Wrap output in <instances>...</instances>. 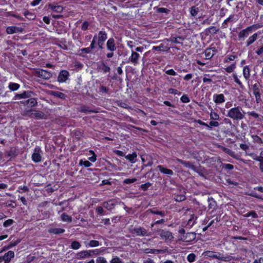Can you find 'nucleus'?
I'll return each instance as SVG.
<instances>
[{"label": "nucleus", "instance_id": "1", "mask_svg": "<svg viewBox=\"0 0 263 263\" xmlns=\"http://www.w3.org/2000/svg\"><path fill=\"white\" fill-rule=\"evenodd\" d=\"M204 257L215 258L219 260L229 262L232 260H234V257L229 255H223L219 252H215L212 251H206L202 253Z\"/></svg>", "mask_w": 263, "mask_h": 263}, {"label": "nucleus", "instance_id": "2", "mask_svg": "<svg viewBox=\"0 0 263 263\" xmlns=\"http://www.w3.org/2000/svg\"><path fill=\"white\" fill-rule=\"evenodd\" d=\"M245 114L241 107L237 106L231 108L228 112L227 116L233 120H240L243 119Z\"/></svg>", "mask_w": 263, "mask_h": 263}, {"label": "nucleus", "instance_id": "3", "mask_svg": "<svg viewBox=\"0 0 263 263\" xmlns=\"http://www.w3.org/2000/svg\"><path fill=\"white\" fill-rule=\"evenodd\" d=\"M144 48L142 46L137 47L135 48V50H131V55L128 58V62H131L133 65H136L138 64V61L140 58V55L138 53L142 52Z\"/></svg>", "mask_w": 263, "mask_h": 263}, {"label": "nucleus", "instance_id": "4", "mask_svg": "<svg viewBox=\"0 0 263 263\" xmlns=\"http://www.w3.org/2000/svg\"><path fill=\"white\" fill-rule=\"evenodd\" d=\"M107 38V33L104 31H99L98 34H95L93 36V39L97 41V44L100 49L103 48V46Z\"/></svg>", "mask_w": 263, "mask_h": 263}, {"label": "nucleus", "instance_id": "5", "mask_svg": "<svg viewBox=\"0 0 263 263\" xmlns=\"http://www.w3.org/2000/svg\"><path fill=\"white\" fill-rule=\"evenodd\" d=\"M130 232L136 236H149L152 233L148 232L144 228L141 227H135L130 229Z\"/></svg>", "mask_w": 263, "mask_h": 263}, {"label": "nucleus", "instance_id": "6", "mask_svg": "<svg viewBox=\"0 0 263 263\" xmlns=\"http://www.w3.org/2000/svg\"><path fill=\"white\" fill-rule=\"evenodd\" d=\"M26 114L29 115L30 118H34L37 120L39 119H47V115L43 112L41 111H35L30 110L27 111Z\"/></svg>", "mask_w": 263, "mask_h": 263}, {"label": "nucleus", "instance_id": "7", "mask_svg": "<svg viewBox=\"0 0 263 263\" xmlns=\"http://www.w3.org/2000/svg\"><path fill=\"white\" fill-rule=\"evenodd\" d=\"M253 93L255 96L256 102L258 103L261 101L260 94V86L255 83L252 86Z\"/></svg>", "mask_w": 263, "mask_h": 263}, {"label": "nucleus", "instance_id": "8", "mask_svg": "<svg viewBox=\"0 0 263 263\" xmlns=\"http://www.w3.org/2000/svg\"><path fill=\"white\" fill-rule=\"evenodd\" d=\"M42 150L40 147H36L34 150V152L32 155V159L34 162H39L42 159Z\"/></svg>", "mask_w": 263, "mask_h": 263}, {"label": "nucleus", "instance_id": "9", "mask_svg": "<svg viewBox=\"0 0 263 263\" xmlns=\"http://www.w3.org/2000/svg\"><path fill=\"white\" fill-rule=\"evenodd\" d=\"M158 234L162 239L165 240H172L174 238L172 233L168 231L160 230Z\"/></svg>", "mask_w": 263, "mask_h": 263}, {"label": "nucleus", "instance_id": "10", "mask_svg": "<svg viewBox=\"0 0 263 263\" xmlns=\"http://www.w3.org/2000/svg\"><path fill=\"white\" fill-rule=\"evenodd\" d=\"M36 74L44 80H49L52 77L51 72L43 69H39L36 71Z\"/></svg>", "mask_w": 263, "mask_h": 263}, {"label": "nucleus", "instance_id": "11", "mask_svg": "<svg viewBox=\"0 0 263 263\" xmlns=\"http://www.w3.org/2000/svg\"><path fill=\"white\" fill-rule=\"evenodd\" d=\"M196 237V234L195 232H189L183 235L180 239L185 242H191L194 240Z\"/></svg>", "mask_w": 263, "mask_h": 263}, {"label": "nucleus", "instance_id": "12", "mask_svg": "<svg viewBox=\"0 0 263 263\" xmlns=\"http://www.w3.org/2000/svg\"><path fill=\"white\" fill-rule=\"evenodd\" d=\"M69 76V72L66 70H62L58 77V81L60 83L65 82Z\"/></svg>", "mask_w": 263, "mask_h": 263}, {"label": "nucleus", "instance_id": "13", "mask_svg": "<svg viewBox=\"0 0 263 263\" xmlns=\"http://www.w3.org/2000/svg\"><path fill=\"white\" fill-rule=\"evenodd\" d=\"M24 29L21 27L16 26H9L6 28V32L7 34H10L17 32H22Z\"/></svg>", "mask_w": 263, "mask_h": 263}, {"label": "nucleus", "instance_id": "14", "mask_svg": "<svg viewBox=\"0 0 263 263\" xmlns=\"http://www.w3.org/2000/svg\"><path fill=\"white\" fill-rule=\"evenodd\" d=\"M91 256V251H82L77 254L76 258L78 259H81Z\"/></svg>", "mask_w": 263, "mask_h": 263}, {"label": "nucleus", "instance_id": "15", "mask_svg": "<svg viewBox=\"0 0 263 263\" xmlns=\"http://www.w3.org/2000/svg\"><path fill=\"white\" fill-rule=\"evenodd\" d=\"M107 48L110 51H114L116 50V46L115 43V40L113 38H110L106 43Z\"/></svg>", "mask_w": 263, "mask_h": 263}, {"label": "nucleus", "instance_id": "16", "mask_svg": "<svg viewBox=\"0 0 263 263\" xmlns=\"http://www.w3.org/2000/svg\"><path fill=\"white\" fill-rule=\"evenodd\" d=\"M48 8L57 13L62 12L64 9V8L61 5H54L52 4L48 5Z\"/></svg>", "mask_w": 263, "mask_h": 263}, {"label": "nucleus", "instance_id": "17", "mask_svg": "<svg viewBox=\"0 0 263 263\" xmlns=\"http://www.w3.org/2000/svg\"><path fill=\"white\" fill-rule=\"evenodd\" d=\"M258 38V34L257 33H254L251 36H249L248 40L246 42V45L247 47L250 46L255 41L257 40Z\"/></svg>", "mask_w": 263, "mask_h": 263}, {"label": "nucleus", "instance_id": "18", "mask_svg": "<svg viewBox=\"0 0 263 263\" xmlns=\"http://www.w3.org/2000/svg\"><path fill=\"white\" fill-rule=\"evenodd\" d=\"M250 31H251L250 30V29H248V27H247L246 29L241 30L238 34L239 39H244L245 38L248 37V35H249V33Z\"/></svg>", "mask_w": 263, "mask_h": 263}, {"label": "nucleus", "instance_id": "19", "mask_svg": "<svg viewBox=\"0 0 263 263\" xmlns=\"http://www.w3.org/2000/svg\"><path fill=\"white\" fill-rule=\"evenodd\" d=\"M25 105H27L29 107H32L37 104V101L35 98H30L24 102Z\"/></svg>", "mask_w": 263, "mask_h": 263}, {"label": "nucleus", "instance_id": "20", "mask_svg": "<svg viewBox=\"0 0 263 263\" xmlns=\"http://www.w3.org/2000/svg\"><path fill=\"white\" fill-rule=\"evenodd\" d=\"M214 100L216 103H222L225 101L224 96L223 94L214 95Z\"/></svg>", "mask_w": 263, "mask_h": 263}, {"label": "nucleus", "instance_id": "21", "mask_svg": "<svg viewBox=\"0 0 263 263\" xmlns=\"http://www.w3.org/2000/svg\"><path fill=\"white\" fill-rule=\"evenodd\" d=\"M31 93V92L29 91H24L22 93L16 94L14 97V99L15 100H17L23 98H29L30 97Z\"/></svg>", "mask_w": 263, "mask_h": 263}, {"label": "nucleus", "instance_id": "22", "mask_svg": "<svg viewBox=\"0 0 263 263\" xmlns=\"http://www.w3.org/2000/svg\"><path fill=\"white\" fill-rule=\"evenodd\" d=\"M157 168L160 171V172L162 173L168 175H172L173 174V172L170 169L166 168L163 167L162 165H158Z\"/></svg>", "mask_w": 263, "mask_h": 263}, {"label": "nucleus", "instance_id": "23", "mask_svg": "<svg viewBox=\"0 0 263 263\" xmlns=\"http://www.w3.org/2000/svg\"><path fill=\"white\" fill-rule=\"evenodd\" d=\"M5 259V263H9L12 258L14 256V253L13 251H9L5 253L4 255Z\"/></svg>", "mask_w": 263, "mask_h": 263}, {"label": "nucleus", "instance_id": "24", "mask_svg": "<svg viewBox=\"0 0 263 263\" xmlns=\"http://www.w3.org/2000/svg\"><path fill=\"white\" fill-rule=\"evenodd\" d=\"M125 158L129 160L132 163H134L136 162V158L137 157V155L136 153L134 152L132 154H128L127 156H125Z\"/></svg>", "mask_w": 263, "mask_h": 263}, {"label": "nucleus", "instance_id": "25", "mask_svg": "<svg viewBox=\"0 0 263 263\" xmlns=\"http://www.w3.org/2000/svg\"><path fill=\"white\" fill-rule=\"evenodd\" d=\"M114 205L115 202L112 200H110L107 202H104L103 204V207L109 210H111L114 208Z\"/></svg>", "mask_w": 263, "mask_h": 263}, {"label": "nucleus", "instance_id": "26", "mask_svg": "<svg viewBox=\"0 0 263 263\" xmlns=\"http://www.w3.org/2000/svg\"><path fill=\"white\" fill-rule=\"evenodd\" d=\"M205 56L206 59H210L215 54V50L212 48H208L205 51Z\"/></svg>", "mask_w": 263, "mask_h": 263}, {"label": "nucleus", "instance_id": "27", "mask_svg": "<svg viewBox=\"0 0 263 263\" xmlns=\"http://www.w3.org/2000/svg\"><path fill=\"white\" fill-rule=\"evenodd\" d=\"M243 76L246 80H249L250 77V69L248 66H246L243 67Z\"/></svg>", "mask_w": 263, "mask_h": 263}, {"label": "nucleus", "instance_id": "28", "mask_svg": "<svg viewBox=\"0 0 263 263\" xmlns=\"http://www.w3.org/2000/svg\"><path fill=\"white\" fill-rule=\"evenodd\" d=\"M50 95L63 100L65 99L66 98V96L64 93L60 91H52L50 92Z\"/></svg>", "mask_w": 263, "mask_h": 263}, {"label": "nucleus", "instance_id": "29", "mask_svg": "<svg viewBox=\"0 0 263 263\" xmlns=\"http://www.w3.org/2000/svg\"><path fill=\"white\" fill-rule=\"evenodd\" d=\"M48 231L50 233L60 234L63 233L65 232V230L62 228H51Z\"/></svg>", "mask_w": 263, "mask_h": 263}, {"label": "nucleus", "instance_id": "30", "mask_svg": "<svg viewBox=\"0 0 263 263\" xmlns=\"http://www.w3.org/2000/svg\"><path fill=\"white\" fill-rule=\"evenodd\" d=\"M61 219L64 222H67L70 223L72 221V217L68 215L65 213H63L61 215Z\"/></svg>", "mask_w": 263, "mask_h": 263}, {"label": "nucleus", "instance_id": "31", "mask_svg": "<svg viewBox=\"0 0 263 263\" xmlns=\"http://www.w3.org/2000/svg\"><path fill=\"white\" fill-rule=\"evenodd\" d=\"M166 79L167 80L168 82H170L174 86H177L180 84V81L176 79L171 77H167Z\"/></svg>", "mask_w": 263, "mask_h": 263}, {"label": "nucleus", "instance_id": "32", "mask_svg": "<svg viewBox=\"0 0 263 263\" xmlns=\"http://www.w3.org/2000/svg\"><path fill=\"white\" fill-rule=\"evenodd\" d=\"M148 211L153 214L158 215L161 217H163L165 215V212L164 211H158L155 209L148 210Z\"/></svg>", "mask_w": 263, "mask_h": 263}, {"label": "nucleus", "instance_id": "33", "mask_svg": "<svg viewBox=\"0 0 263 263\" xmlns=\"http://www.w3.org/2000/svg\"><path fill=\"white\" fill-rule=\"evenodd\" d=\"M80 110L81 112H85L86 114L91 113V112H92V113H97V112H98V110L90 109L89 108V107H86V106H83V107H82Z\"/></svg>", "mask_w": 263, "mask_h": 263}, {"label": "nucleus", "instance_id": "34", "mask_svg": "<svg viewBox=\"0 0 263 263\" xmlns=\"http://www.w3.org/2000/svg\"><path fill=\"white\" fill-rule=\"evenodd\" d=\"M24 15L26 18L29 20H34L35 17V15L34 13L30 12L28 10L24 12Z\"/></svg>", "mask_w": 263, "mask_h": 263}, {"label": "nucleus", "instance_id": "35", "mask_svg": "<svg viewBox=\"0 0 263 263\" xmlns=\"http://www.w3.org/2000/svg\"><path fill=\"white\" fill-rule=\"evenodd\" d=\"M252 138L253 139V141L254 143H257V144H263V141L261 139L260 137H259L257 135H252Z\"/></svg>", "mask_w": 263, "mask_h": 263}, {"label": "nucleus", "instance_id": "36", "mask_svg": "<svg viewBox=\"0 0 263 263\" xmlns=\"http://www.w3.org/2000/svg\"><path fill=\"white\" fill-rule=\"evenodd\" d=\"M20 87V85L17 83H10L9 84V88L12 91L16 90Z\"/></svg>", "mask_w": 263, "mask_h": 263}, {"label": "nucleus", "instance_id": "37", "mask_svg": "<svg viewBox=\"0 0 263 263\" xmlns=\"http://www.w3.org/2000/svg\"><path fill=\"white\" fill-rule=\"evenodd\" d=\"M80 243L77 241H73L71 243V248L74 250H78L81 247Z\"/></svg>", "mask_w": 263, "mask_h": 263}, {"label": "nucleus", "instance_id": "38", "mask_svg": "<svg viewBox=\"0 0 263 263\" xmlns=\"http://www.w3.org/2000/svg\"><path fill=\"white\" fill-rule=\"evenodd\" d=\"M199 12V9L195 6L192 7L190 10V13L192 16H195L197 15Z\"/></svg>", "mask_w": 263, "mask_h": 263}, {"label": "nucleus", "instance_id": "39", "mask_svg": "<svg viewBox=\"0 0 263 263\" xmlns=\"http://www.w3.org/2000/svg\"><path fill=\"white\" fill-rule=\"evenodd\" d=\"M234 14L230 15L229 16V17L228 18H227V19H226L224 21V22H223L222 25V27H224V28H226L227 27V23L229 21H232L234 20Z\"/></svg>", "mask_w": 263, "mask_h": 263}, {"label": "nucleus", "instance_id": "40", "mask_svg": "<svg viewBox=\"0 0 263 263\" xmlns=\"http://www.w3.org/2000/svg\"><path fill=\"white\" fill-rule=\"evenodd\" d=\"M208 201L209 203L208 208L209 209H213L215 206L216 203L213 199L209 198Z\"/></svg>", "mask_w": 263, "mask_h": 263}, {"label": "nucleus", "instance_id": "41", "mask_svg": "<svg viewBox=\"0 0 263 263\" xmlns=\"http://www.w3.org/2000/svg\"><path fill=\"white\" fill-rule=\"evenodd\" d=\"M163 251L162 250L159 249H147L146 250V253H163Z\"/></svg>", "mask_w": 263, "mask_h": 263}, {"label": "nucleus", "instance_id": "42", "mask_svg": "<svg viewBox=\"0 0 263 263\" xmlns=\"http://www.w3.org/2000/svg\"><path fill=\"white\" fill-rule=\"evenodd\" d=\"M211 119L218 120L219 119V115L216 112L212 111L210 113Z\"/></svg>", "mask_w": 263, "mask_h": 263}, {"label": "nucleus", "instance_id": "43", "mask_svg": "<svg viewBox=\"0 0 263 263\" xmlns=\"http://www.w3.org/2000/svg\"><path fill=\"white\" fill-rule=\"evenodd\" d=\"M196 255L194 253H191L187 256V260L190 262H193L195 260Z\"/></svg>", "mask_w": 263, "mask_h": 263}, {"label": "nucleus", "instance_id": "44", "mask_svg": "<svg viewBox=\"0 0 263 263\" xmlns=\"http://www.w3.org/2000/svg\"><path fill=\"white\" fill-rule=\"evenodd\" d=\"M100 245V243L97 240H92L88 243V246L90 247H97Z\"/></svg>", "mask_w": 263, "mask_h": 263}, {"label": "nucleus", "instance_id": "45", "mask_svg": "<svg viewBox=\"0 0 263 263\" xmlns=\"http://www.w3.org/2000/svg\"><path fill=\"white\" fill-rule=\"evenodd\" d=\"M233 77L235 81V82L241 87H243V85L242 84V83L240 82V81L239 80L237 74L236 73L233 74Z\"/></svg>", "mask_w": 263, "mask_h": 263}, {"label": "nucleus", "instance_id": "46", "mask_svg": "<svg viewBox=\"0 0 263 263\" xmlns=\"http://www.w3.org/2000/svg\"><path fill=\"white\" fill-rule=\"evenodd\" d=\"M185 199V196L183 195H177L175 197V200L177 201L180 202Z\"/></svg>", "mask_w": 263, "mask_h": 263}, {"label": "nucleus", "instance_id": "47", "mask_svg": "<svg viewBox=\"0 0 263 263\" xmlns=\"http://www.w3.org/2000/svg\"><path fill=\"white\" fill-rule=\"evenodd\" d=\"M14 223V220L11 219H8L6 220L4 223L3 226L5 228H7L10 226H11Z\"/></svg>", "mask_w": 263, "mask_h": 263}, {"label": "nucleus", "instance_id": "48", "mask_svg": "<svg viewBox=\"0 0 263 263\" xmlns=\"http://www.w3.org/2000/svg\"><path fill=\"white\" fill-rule=\"evenodd\" d=\"M243 216L245 217H249L250 216H251L253 218H257V215L255 212L251 211V212L246 214L245 215H244Z\"/></svg>", "mask_w": 263, "mask_h": 263}, {"label": "nucleus", "instance_id": "49", "mask_svg": "<svg viewBox=\"0 0 263 263\" xmlns=\"http://www.w3.org/2000/svg\"><path fill=\"white\" fill-rule=\"evenodd\" d=\"M101 69L103 71L104 73L109 72L110 69L109 67L103 63L100 67Z\"/></svg>", "mask_w": 263, "mask_h": 263}, {"label": "nucleus", "instance_id": "50", "mask_svg": "<svg viewBox=\"0 0 263 263\" xmlns=\"http://www.w3.org/2000/svg\"><path fill=\"white\" fill-rule=\"evenodd\" d=\"M250 156H252V158L257 161L261 162L262 161V158L260 157V154H259V156H257L256 155H254L253 153H251L249 154Z\"/></svg>", "mask_w": 263, "mask_h": 263}, {"label": "nucleus", "instance_id": "51", "mask_svg": "<svg viewBox=\"0 0 263 263\" xmlns=\"http://www.w3.org/2000/svg\"><path fill=\"white\" fill-rule=\"evenodd\" d=\"M235 67H236L235 65L234 64H232L230 66H229V67H227L226 68H225V70L229 73H231L234 71Z\"/></svg>", "mask_w": 263, "mask_h": 263}, {"label": "nucleus", "instance_id": "52", "mask_svg": "<svg viewBox=\"0 0 263 263\" xmlns=\"http://www.w3.org/2000/svg\"><path fill=\"white\" fill-rule=\"evenodd\" d=\"M20 240H17L14 242H11L7 247H6V249H8L11 248L13 247L16 246L18 243H20Z\"/></svg>", "mask_w": 263, "mask_h": 263}, {"label": "nucleus", "instance_id": "53", "mask_svg": "<svg viewBox=\"0 0 263 263\" xmlns=\"http://www.w3.org/2000/svg\"><path fill=\"white\" fill-rule=\"evenodd\" d=\"M164 70L165 73H166L168 75L173 76L177 75V73L173 69H168V70L165 69Z\"/></svg>", "mask_w": 263, "mask_h": 263}, {"label": "nucleus", "instance_id": "54", "mask_svg": "<svg viewBox=\"0 0 263 263\" xmlns=\"http://www.w3.org/2000/svg\"><path fill=\"white\" fill-rule=\"evenodd\" d=\"M137 180V179L135 178H127L125 179L123 181V183L125 184H129L135 182Z\"/></svg>", "mask_w": 263, "mask_h": 263}, {"label": "nucleus", "instance_id": "55", "mask_svg": "<svg viewBox=\"0 0 263 263\" xmlns=\"http://www.w3.org/2000/svg\"><path fill=\"white\" fill-rule=\"evenodd\" d=\"M183 165L185 167L191 168L192 170H194L195 168V166L192 163L189 161H185V163H183Z\"/></svg>", "mask_w": 263, "mask_h": 263}, {"label": "nucleus", "instance_id": "56", "mask_svg": "<svg viewBox=\"0 0 263 263\" xmlns=\"http://www.w3.org/2000/svg\"><path fill=\"white\" fill-rule=\"evenodd\" d=\"M96 263H107V262L104 257L100 256L96 259Z\"/></svg>", "mask_w": 263, "mask_h": 263}, {"label": "nucleus", "instance_id": "57", "mask_svg": "<svg viewBox=\"0 0 263 263\" xmlns=\"http://www.w3.org/2000/svg\"><path fill=\"white\" fill-rule=\"evenodd\" d=\"M261 27V25L259 24H254L252 26L248 27V29H250V30L251 31L253 30H256Z\"/></svg>", "mask_w": 263, "mask_h": 263}, {"label": "nucleus", "instance_id": "58", "mask_svg": "<svg viewBox=\"0 0 263 263\" xmlns=\"http://www.w3.org/2000/svg\"><path fill=\"white\" fill-rule=\"evenodd\" d=\"M151 183L149 182H147L145 184H142L141 185V189L143 191H146L148 189V188L151 186Z\"/></svg>", "mask_w": 263, "mask_h": 263}, {"label": "nucleus", "instance_id": "59", "mask_svg": "<svg viewBox=\"0 0 263 263\" xmlns=\"http://www.w3.org/2000/svg\"><path fill=\"white\" fill-rule=\"evenodd\" d=\"M180 100L183 103H189L190 101L189 97L185 95H183L181 97Z\"/></svg>", "mask_w": 263, "mask_h": 263}, {"label": "nucleus", "instance_id": "60", "mask_svg": "<svg viewBox=\"0 0 263 263\" xmlns=\"http://www.w3.org/2000/svg\"><path fill=\"white\" fill-rule=\"evenodd\" d=\"M219 124L217 121H211L209 123V124H208V127H218L219 126Z\"/></svg>", "mask_w": 263, "mask_h": 263}, {"label": "nucleus", "instance_id": "61", "mask_svg": "<svg viewBox=\"0 0 263 263\" xmlns=\"http://www.w3.org/2000/svg\"><path fill=\"white\" fill-rule=\"evenodd\" d=\"M110 263H122V260L118 257L112 258L110 261Z\"/></svg>", "mask_w": 263, "mask_h": 263}, {"label": "nucleus", "instance_id": "62", "mask_svg": "<svg viewBox=\"0 0 263 263\" xmlns=\"http://www.w3.org/2000/svg\"><path fill=\"white\" fill-rule=\"evenodd\" d=\"M80 164H83V165H84L85 167H89L92 165V164L89 161H87V160H85L83 162H82V161L81 160Z\"/></svg>", "mask_w": 263, "mask_h": 263}, {"label": "nucleus", "instance_id": "63", "mask_svg": "<svg viewBox=\"0 0 263 263\" xmlns=\"http://www.w3.org/2000/svg\"><path fill=\"white\" fill-rule=\"evenodd\" d=\"M168 91L171 94H174V95L178 94V95H180L181 93L180 92H178L176 89H173V88H170L168 90Z\"/></svg>", "mask_w": 263, "mask_h": 263}, {"label": "nucleus", "instance_id": "64", "mask_svg": "<svg viewBox=\"0 0 263 263\" xmlns=\"http://www.w3.org/2000/svg\"><path fill=\"white\" fill-rule=\"evenodd\" d=\"M194 218V216L193 215H191L190 218L188 220L187 224L190 226H193L194 223V221H193V220Z\"/></svg>", "mask_w": 263, "mask_h": 263}]
</instances>
